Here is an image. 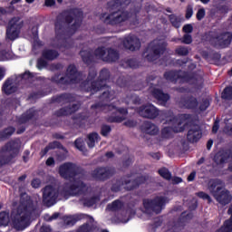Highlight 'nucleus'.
I'll return each instance as SVG.
<instances>
[{
  "instance_id": "nucleus-1",
  "label": "nucleus",
  "mask_w": 232,
  "mask_h": 232,
  "mask_svg": "<svg viewBox=\"0 0 232 232\" xmlns=\"http://www.w3.org/2000/svg\"><path fill=\"white\" fill-rule=\"evenodd\" d=\"M82 19H84V13L81 8L74 7L61 13L54 23L56 38L72 37L81 28Z\"/></svg>"
},
{
  "instance_id": "nucleus-2",
  "label": "nucleus",
  "mask_w": 232,
  "mask_h": 232,
  "mask_svg": "<svg viewBox=\"0 0 232 232\" xmlns=\"http://www.w3.org/2000/svg\"><path fill=\"white\" fill-rule=\"evenodd\" d=\"M131 3V0H111L107 3V8L109 14L106 13L102 14L101 19H103L105 24H111V26H117L126 23L131 17L132 14L129 11L121 10V6H128Z\"/></svg>"
},
{
  "instance_id": "nucleus-3",
  "label": "nucleus",
  "mask_w": 232,
  "mask_h": 232,
  "mask_svg": "<svg viewBox=\"0 0 232 232\" xmlns=\"http://www.w3.org/2000/svg\"><path fill=\"white\" fill-rule=\"evenodd\" d=\"M32 213H34V201L29 196L21 197L16 213L11 214L13 227L17 231L26 229L29 226Z\"/></svg>"
},
{
  "instance_id": "nucleus-4",
  "label": "nucleus",
  "mask_w": 232,
  "mask_h": 232,
  "mask_svg": "<svg viewBox=\"0 0 232 232\" xmlns=\"http://www.w3.org/2000/svg\"><path fill=\"white\" fill-rule=\"evenodd\" d=\"M192 117L193 116L191 114L182 113L167 119L165 124H169L171 127L169 126L161 129V139H173V133L184 132L186 127L188 126V123L184 124V122H188V121H191Z\"/></svg>"
},
{
  "instance_id": "nucleus-5",
  "label": "nucleus",
  "mask_w": 232,
  "mask_h": 232,
  "mask_svg": "<svg viewBox=\"0 0 232 232\" xmlns=\"http://www.w3.org/2000/svg\"><path fill=\"white\" fill-rule=\"evenodd\" d=\"M203 39L209 43L213 48L218 50H224L229 48L232 43V33L231 32H223V33H215L213 31H208L204 34Z\"/></svg>"
},
{
  "instance_id": "nucleus-6",
  "label": "nucleus",
  "mask_w": 232,
  "mask_h": 232,
  "mask_svg": "<svg viewBox=\"0 0 232 232\" xmlns=\"http://www.w3.org/2000/svg\"><path fill=\"white\" fill-rule=\"evenodd\" d=\"M208 191L214 197L215 200H217L218 204H221V206H226L232 200L231 192L226 189L224 187V182H222L220 179L210 181Z\"/></svg>"
},
{
  "instance_id": "nucleus-7",
  "label": "nucleus",
  "mask_w": 232,
  "mask_h": 232,
  "mask_svg": "<svg viewBox=\"0 0 232 232\" xmlns=\"http://www.w3.org/2000/svg\"><path fill=\"white\" fill-rule=\"evenodd\" d=\"M146 182V176H137L134 179H124V178L117 179L111 187L112 193H119L122 189V186H125L126 191H133L137 189L140 184Z\"/></svg>"
},
{
  "instance_id": "nucleus-8",
  "label": "nucleus",
  "mask_w": 232,
  "mask_h": 232,
  "mask_svg": "<svg viewBox=\"0 0 232 232\" xmlns=\"http://www.w3.org/2000/svg\"><path fill=\"white\" fill-rule=\"evenodd\" d=\"M24 26V22L21 21L19 17L12 18L5 31V39L9 41H15L19 37V34H21V30Z\"/></svg>"
},
{
  "instance_id": "nucleus-9",
  "label": "nucleus",
  "mask_w": 232,
  "mask_h": 232,
  "mask_svg": "<svg viewBox=\"0 0 232 232\" xmlns=\"http://www.w3.org/2000/svg\"><path fill=\"white\" fill-rule=\"evenodd\" d=\"M110 80V70L103 68L100 72V75L96 81L91 82V85L87 88V92L91 93H97V92L102 91L108 84L106 82Z\"/></svg>"
},
{
  "instance_id": "nucleus-10",
  "label": "nucleus",
  "mask_w": 232,
  "mask_h": 232,
  "mask_svg": "<svg viewBox=\"0 0 232 232\" xmlns=\"http://www.w3.org/2000/svg\"><path fill=\"white\" fill-rule=\"evenodd\" d=\"M115 173H117L115 167L105 166L94 169L91 175L97 182H106V180H110Z\"/></svg>"
},
{
  "instance_id": "nucleus-11",
  "label": "nucleus",
  "mask_w": 232,
  "mask_h": 232,
  "mask_svg": "<svg viewBox=\"0 0 232 232\" xmlns=\"http://www.w3.org/2000/svg\"><path fill=\"white\" fill-rule=\"evenodd\" d=\"M19 155V147L5 146L0 150V168L12 164L14 159Z\"/></svg>"
},
{
  "instance_id": "nucleus-12",
  "label": "nucleus",
  "mask_w": 232,
  "mask_h": 232,
  "mask_svg": "<svg viewBox=\"0 0 232 232\" xmlns=\"http://www.w3.org/2000/svg\"><path fill=\"white\" fill-rule=\"evenodd\" d=\"M59 175L65 180H72L79 175V167L72 162H66L59 167Z\"/></svg>"
},
{
  "instance_id": "nucleus-13",
  "label": "nucleus",
  "mask_w": 232,
  "mask_h": 232,
  "mask_svg": "<svg viewBox=\"0 0 232 232\" xmlns=\"http://www.w3.org/2000/svg\"><path fill=\"white\" fill-rule=\"evenodd\" d=\"M165 81L169 82H172L173 84H177L179 82V79H184L189 82L190 81H195V74L193 73H185L183 75L180 74V71L177 70H170L166 71L163 74Z\"/></svg>"
},
{
  "instance_id": "nucleus-14",
  "label": "nucleus",
  "mask_w": 232,
  "mask_h": 232,
  "mask_svg": "<svg viewBox=\"0 0 232 232\" xmlns=\"http://www.w3.org/2000/svg\"><path fill=\"white\" fill-rule=\"evenodd\" d=\"M59 198V189L53 188L52 185L44 187L43 191V202L45 206H53Z\"/></svg>"
},
{
  "instance_id": "nucleus-15",
  "label": "nucleus",
  "mask_w": 232,
  "mask_h": 232,
  "mask_svg": "<svg viewBox=\"0 0 232 232\" xmlns=\"http://www.w3.org/2000/svg\"><path fill=\"white\" fill-rule=\"evenodd\" d=\"M88 192V186L84 181L80 179H74L68 187L69 195L73 197H79V195H86Z\"/></svg>"
},
{
  "instance_id": "nucleus-16",
  "label": "nucleus",
  "mask_w": 232,
  "mask_h": 232,
  "mask_svg": "<svg viewBox=\"0 0 232 232\" xmlns=\"http://www.w3.org/2000/svg\"><path fill=\"white\" fill-rule=\"evenodd\" d=\"M166 48H168V44H166V42H160L154 44L151 47L152 53L146 55L147 61H150V63L157 61V59H159L160 55H163V53L166 52Z\"/></svg>"
},
{
  "instance_id": "nucleus-17",
  "label": "nucleus",
  "mask_w": 232,
  "mask_h": 232,
  "mask_svg": "<svg viewBox=\"0 0 232 232\" xmlns=\"http://www.w3.org/2000/svg\"><path fill=\"white\" fill-rule=\"evenodd\" d=\"M169 202V198L166 197H158L154 200H152L150 203L147 202V211L149 209H152L154 213H160L162 209H164V206Z\"/></svg>"
},
{
  "instance_id": "nucleus-18",
  "label": "nucleus",
  "mask_w": 232,
  "mask_h": 232,
  "mask_svg": "<svg viewBox=\"0 0 232 232\" xmlns=\"http://www.w3.org/2000/svg\"><path fill=\"white\" fill-rule=\"evenodd\" d=\"M75 95L70 92H63L52 98V102H56L57 104L62 105L70 104L72 102H75Z\"/></svg>"
},
{
  "instance_id": "nucleus-19",
  "label": "nucleus",
  "mask_w": 232,
  "mask_h": 232,
  "mask_svg": "<svg viewBox=\"0 0 232 232\" xmlns=\"http://www.w3.org/2000/svg\"><path fill=\"white\" fill-rule=\"evenodd\" d=\"M180 104L186 110H192V111L198 110V100L193 95L182 97L180 99Z\"/></svg>"
},
{
  "instance_id": "nucleus-20",
  "label": "nucleus",
  "mask_w": 232,
  "mask_h": 232,
  "mask_svg": "<svg viewBox=\"0 0 232 232\" xmlns=\"http://www.w3.org/2000/svg\"><path fill=\"white\" fill-rule=\"evenodd\" d=\"M202 139V130H200V126L194 125L190 127L187 133V140L190 142V144H195Z\"/></svg>"
},
{
  "instance_id": "nucleus-21",
  "label": "nucleus",
  "mask_w": 232,
  "mask_h": 232,
  "mask_svg": "<svg viewBox=\"0 0 232 232\" xmlns=\"http://www.w3.org/2000/svg\"><path fill=\"white\" fill-rule=\"evenodd\" d=\"M79 104L73 103L72 105H68L65 107H62L61 109L54 111L55 117H68L70 115H73L76 111H79Z\"/></svg>"
},
{
  "instance_id": "nucleus-22",
  "label": "nucleus",
  "mask_w": 232,
  "mask_h": 232,
  "mask_svg": "<svg viewBox=\"0 0 232 232\" xmlns=\"http://www.w3.org/2000/svg\"><path fill=\"white\" fill-rule=\"evenodd\" d=\"M123 46L126 50H130V52L140 50V40L135 35L128 36L123 41Z\"/></svg>"
},
{
  "instance_id": "nucleus-23",
  "label": "nucleus",
  "mask_w": 232,
  "mask_h": 232,
  "mask_svg": "<svg viewBox=\"0 0 232 232\" xmlns=\"http://www.w3.org/2000/svg\"><path fill=\"white\" fill-rule=\"evenodd\" d=\"M50 81L53 82V84H57V86H70L71 84H75L73 82L75 79H71L66 74L61 76V73H55L51 77Z\"/></svg>"
},
{
  "instance_id": "nucleus-24",
  "label": "nucleus",
  "mask_w": 232,
  "mask_h": 232,
  "mask_svg": "<svg viewBox=\"0 0 232 232\" xmlns=\"http://www.w3.org/2000/svg\"><path fill=\"white\" fill-rule=\"evenodd\" d=\"M65 75H67L71 79H74V81H72L74 84H79L82 77V73L79 72V70H77V66H75V64L68 65Z\"/></svg>"
},
{
  "instance_id": "nucleus-25",
  "label": "nucleus",
  "mask_w": 232,
  "mask_h": 232,
  "mask_svg": "<svg viewBox=\"0 0 232 232\" xmlns=\"http://www.w3.org/2000/svg\"><path fill=\"white\" fill-rule=\"evenodd\" d=\"M119 59H121V53H119V51L111 47L107 48L103 63H107V64H113V63H117Z\"/></svg>"
},
{
  "instance_id": "nucleus-26",
  "label": "nucleus",
  "mask_w": 232,
  "mask_h": 232,
  "mask_svg": "<svg viewBox=\"0 0 232 232\" xmlns=\"http://www.w3.org/2000/svg\"><path fill=\"white\" fill-rule=\"evenodd\" d=\"M151 95L158 102H161L162 104H166L171 99L169 93L164 92V91L159 88L152 89Z\"/></svg>"
},
{
  "instance_id": "nucleus-27",
  "label": "nucleus",
  "mask_w": 232,
  "mask_h": 232,
  "mask_svg": "<svg viewBox=\"0 0 232 232\" xmlns=\"http://www.w3.org/2000/svg\"><path fill=\"white\" fill-rule=\"evenodd\" d=\"M116 108L117 106L103 103L101 100L91 106V110H97L98 111H103L104 113H110V111H113Z\"/></svg>"
},
{
  "instance_id": "nucleus-28",
  "label": "nucleus",
  "mask_w": 232,
  "mask_h": 232,
  "mask_svg": "<svg viewBox=\"0 0 232 232\" xmlns=\"http://www.w3.org/2000/svg\"><path fill=\"white\" fill-rule=\"evenodd\" d=\"M2 92L5 95H12L17 92V86L14 85V80L12 78H7L3 86Z\"/></svg>"
},
{
  "instance_id": "nucleus-29",
  "label": "nucleus",
  "mask_w": 232,
  "mask_h": 232,
  "mask_svg": "<svg viewBox=\"0 0 232 232\" xmlns=\"http://www.w3.org/2000/svg\"><path fill=\"white\" fill-rule=\"evenodd\" d=\"M80 55L82 57V63L87 66L93 64L95 63V55L92 50H82L80 51Z\"/></svg>"
},
{
  "instance_id": "nucleus-30",
  "label": "nucleus",
  "mask_w": 232,
  "mask_h": 232,
  "mask_svg": "<svg viewBox=\"0 0 232 232\" xmlns=\"http://www.w3.org/2000/svg\"><path fill=\"white\" fill-rule=\"evenodd\" d=\"M102 90H105L101 95H100V101L106 104V102H111V101H113L115 99V92L111 91V87L106 85Z\"/></svg>"
},
{
  "instance_id": "nucleus-31",
  "label": "nucleus",
  "mask_w": 232,
  "mask_h": 232,
  "mask_svg": "<svg viewBox=\"0 0 232 232\" xmlns=\"http://www.w3.org/2000/svg\"><path fill=\"white\" fill-rule=\"evenodd\" d=\"M36 114H37V111H35V109L31 108L17 119V122L18 124H26V122H28L29 121H32V119H34Z\"/></svg>"
},
{
  "instance_id": "nucleus-32",
  "label": "nucleus",
  "mask_w": 232,
  "mask_h": 232,
  "mask_svg": "<svg viewBox=\"0 0 232 232\" xmlns=\"http://www.w3.org/2000/svg\"><path fill=\"white\" fill-rule=\"evenodd\" d=\"M42 57L45 61H55L59 57V52L55 49H44L42 52Z\"/></svg>"
},
{
  "instance_id": "nucleus-33",
  "label": "nucleus",
  "mask_w": 232,
  "mask_h": 232,
  "mask_svg": "<svg viewBox=\"0 0 232 232\" xmlns=\"http://www.w3.org/2000/svg\"><path fill=\"white\" fill-rule=\"evenodd\" d=\"M159 117V109L151 103L146 104V118L147 119H157Z\"/></svg>"
},
{
  "instance_id": "nucleus-34",
  "label": "nucleus",
  "mask_w": 232,
  "mask_h": 232,
  "mask_svg": "<svg viewBox=\"0 0 232 232\" xmlns=\"http://www.w3.org/2000/svg\"><path fill=\"white\" fill-rule=\"evenodd\" d=\"M124 208V202H122L121 199H115L111 204L107 205V209L109 211H121Z\"/></svg>"
},
{
  "instance_id": "nucleus-35",
  "label": "nucleus",
  "mask_w": 232,
  "mask_h": 232,
  "mask_svg": "<svg viewBox=\"0 0 232 232\" xmlns=\"http://www.w3.org/2000/svg\"><path fill=\"white\" fill-rule=\"evenodd\" d=\"M95 77H97V71L95 69H90L86 81L82 83V86L86 89V92H88V88H90L88 84H90V82H93V79H95Z\"/></svg>"
},
{
  "instance_id": "nucleus-36",
  "label": "nucleus",
  "mask_w": 232,
  "mask_h": 232,
  "mask_svg": "<svg viewBox=\"0 0 232 232\" xmlns=\"http://www.w3.org/2000/svg\"><path fill=\"white\" fill-rule=\"evenodd\" d=\"M168 17L170 24L174 28H177V29L180 28V24H182V18L180 16H178L175 14H169Z\"/></svg>"
},
{
  "instance_id": "nucleus-37",
  "label": "nucleus",
  "mask_w": 232,
  "mask_h": 232,
  "mask_svg": "<svg viewBox=\"0 0 232 232\" xmlns=\"http://www.w3.org/2000/svg\"><path fill=\"white\" fill-rule=\"evenodd\" d=\"M14 133H15V129L13 126L5 128L4 130L0 131V140L12 137Z\"/></svg>"
},
{
  "instance_id": "nucleus-38",
  "label": "nucleus",
  "mask_w": 232,
  "mask_h": 232,
  "mask_svg": "<svg viewBox=\"0 0 232 232\" xmlns=\"http://www.w3.org/2000/svg\"><path fill=\"white\" fill-rule=\"evenodd\" d=\"M146 133L148 135H157L159 133V127L150 121H146Z\"/></svg>"
},
{
  "instance_id": "nucleus-39",
  "label": "nucleus",
  "mask_w": 232,
  "mask_h": 232,
  "mask_svg": "<svg viewBox=\"0 0 232 232\" xmlns=\"http://www.w3.org/2000/svg\"><path fill=\"white\" fill-rule=\"evenodd\" d=\"M81 202H82L84 208H92V206L97 204V197L93 196L92 198H83L81 199Z\"/></svg>"
},
{
  "instance_id": "nucleus-40",
  "label": "nucleus",
  "mask_w": 232,
  "mask_h": 232,
  "mask_svg": "<svg viewBox=\"0 0 232 232\" xmlns=\"http://www.w3.org/2000/svg\"><path fill=\"white\" fill-rule=\"evenodd\" d=\"M209 106H211V100L209 98H202L198 108L199 111H206Z\"/></svg>"
},
{
  "instance_id": "nucleus-41",
  "label": "nucleus",
  "mask_w": 232,
  "mask_h": 232,
  "mask_svg": "<svg viewBox=\"0 0 232 232\" xmlns=\"http://www.w3.org/2000/svg\"><path fill=\"white\" fill-rule=\"evenodd\" d=\"M175 53L179 57H186L187 55H189V48L184 45H179L175 49Z\"/></svg>"
},
{
  "instance_id": "nucleus-42",
  "label": "nucleus",
  "mask_w": 232,
  "mask_h": 232,
  "mask_svg": "<svg viewBox=\"0 0 232 232\" xmlns=\"http://www.w3.org/2000/svg\"><path fill=\"white\" fill-rule=\"evenodd\" d=\"M10 223V214L6 211L0 212V226H8Z\"/></svg>"
},
{
  "instance_id": "nucleus-43",
  "label": "nucleus",
  "mask_w": 232,
  "mask_h": 232,
  "mask_svg": "<svg viewBox=\"0 0 232 232\" xmlns=\"http://www.w3.org/2000/svg\"><path fill=\"white\" fill-rule=\"evenodd\" d=\"M107 49L104 46L98 47L94 50L93 55L94 57H99L104 62V57H106Z\"/></svg>"
},
{
  "instance_id": "nucleus-44",
  "label": "nucleus",
  "mask_w": 232,
  "mask_h": 232,
  "mask_svg": "<svg viewBox=\"0 0 232 232\" xmlns=\"http://www.w3.org/2000/svg\"><path fill=\"white\" fill-rule=\"evenodd\" d=\"M123 121H126L124 116H108L106 118V122H109L110 124H121Z\"/></svg>"
},
{
  "instance_id": "nucleus-45",
  "label": "nucleus",
  "mask_w": 232,
  "mask_h": 232,
  "mask_svg": "<svg viewBox=\"0 0 232 232\" xmlns=\"http://www.w3.org/2000/svg\"><path fill=\"white\" fill-rule=\"evenodd\" d=\"M221 99L224 101H232V86H227L223 90Z\"/></svg>"
},
{
  "instance_id": "nucleus-46",
  "label": "nucleus",
  "mask_w": 232,
  "mask_h": 232,
  "mask_svg": "<svg viewBox=\"0 0 232 232\" xmlns=\"http://www.w3.org/2000/svg\"><path fill=\"white\" fill-rule=\"evenodd\" d=\"M93 229V225H90V223H84L78 227L76 232H92Z\"/></svg>"
},
{
  "instance_id": "nucleus-47",
  "label": "nucleus",
  "mask_w": 232,
  "mask_h": 232,
  "mask_svg": "<svg viewBox=\"0 0 232 232\" xmlns=\"http://www.w3.org/2000/svg\"><path fill=\"white\" fill-rule=\"evenodd\" d=\"M78 220L79 219H77L73 216H65V217H63V222L66 226H75V224H77Z\"/></svg>"
},
{
  "instance_id": "nucleus-48",
  "label": "nucleus",
  "mask_w": 232,
  "mask_h": 232,
  "mask_svg": "<svg viewBox=\"0 0 232 232\" xmlns=\"http://www.w3.org/2000/svg\"><path fill=\"white\" fill-rule=\"evenodd\" d=\"M87 139L91 144V146H95L96 140H101V137L99 136V133L97 132H92L87 136Z\"/></svg>"
},
{
  "instance_id": "nucleus-49",
  "label": "nucleus",
  "mask_w": 232,
  "mask_h": 232,
  "mask_svg": "<svg viewBox=\"0 0 232 232\" xmlns=\"http://www.w3.org/2000/svg\"><path fill=\"white\" fill-rule=\"evenodd\" d=\"M56 148L58 150H64V147L63 146H46L44 150L40 151L41 159H43V157H44L48 153V151H50V150H55Z\"/></svg>"
},
{
  "instance_id": "nucleus-50",
  "label": "nucleus",
  "mask_w": 232,
  "mask_h": 232,
  "mask_svg": "<svg viewBox=\"0 0 232 232\" xmlns=\"http://www.w3.org/2000/svg\"><path fill=\"white\" fill-rule=\"evenodd\" d=\"M100 133L102 137H108V135H110V133H111V126H110L108 124H102L101 126Z\"/></svg>"
},
{
  "instance_id": "nucleus-51",
  "label": "nucleus",
  "mask_w": 232,
  "mask_h": 232,
  "mask_svg": "<svg viewBox=\"0 0 232 232\" xmlns=\"http://www.w3.org/2000/svg\"><path fill=\"white\" fill-rule=\"evenodd\" d=\"M130 101H131L133 104H140V98H139V96L135 95L134 93H130V95H127V98L125 99V102H130Z\"/></svg>"
},
{
  "instance_id": "nucleus-52",
  "label": "nucleus",
  "mask_w": 232,
  "mask_h": 232,
  "mask_svg": "<svg viewBox=\"0 0 232 232\" xmlns=\"http://www.w3.org/2000/svg\"><path fill=\"white\" fill-rule=\"evenodd\" d=\"M159 174L163 179H166V180H169V179H171V173H169V170H168V169H166V168L160 169L159 170Z\"/></svg>"
},
{
  "instance_id": "nucleus-53",
  "label": "nucleus",
  "mask_w": 232,
  "mask_h": 232,
  "mask_svg": "<svg viewBox=\"0 0 232 232\" xmlns=\"http://www.w3.org/2000/svg\"><path fill=\"white\" fill-rule=\"evenodd\" d=\"M41 97H44V94H43V92L38 91L31 92L28 96V99L29 101H35L36 99H41Z\"/></svg>"
},
{
  "instance_id": "nucleus-54",
  "label": "nucleus",
  "mask_w": 232,
  "mask_h": 232,
  "mask_svg": "<svg viewBox=\"0 0 232 232\" xmlns=\"http://www.w3.org/2000/svg\"><path fill=\"white\" fill-rule=\"evenodd\" d=\"M135 111L139 114L140 117L146 119V104H143L139 108H136Z\"/></svg>"
},
{
  "instance_id": "nucleus-55",
  "label": "nucleus",
  "mask_w": 232,
  "mask_h": 232,
  "mask_svg": "<svg viewBox=\"0 0 232 232\" xmlns=\"http://www.w3.org/2000/svg\"><path fill=\"white\" fill-rule=\"evenodd\" d=\"M134 160H135V158L133 156H129L127 159L123 160L122 167L130 168V166L133 164Z\"/></svg>"
},
{
  "instance_id": "nucleus-56",
  "label": "nucleus",
  "mask_w": 232,
  "mask_h": 232,
  "mask_svg": "<svg viewBox=\"0 0 232 232\" xmlns=\"http://www.w3.org/2000/svg\"><path fill=\"white\" fill-rule=\"evenodd\" d=\"M36 66L38 70H43V68H46V66H48V62L44 60V58H39L37 60Z\"/></svg>"
},
{
  "instance_id": "nucleus-57",
  "label": "nucleus",
  "mask_w": 232,
  "mask_h": 232,
  "mask_svg": "<svg viewBox=\"0 0 232 232\" xmlns=\"http://www.w3.org/2000/svg\"><path fill=\"white\" fill-rule=\"evenodd\" d=\"M182 44H191L193 43V36L191 34H185L181 39Z\"/></svg>"
},
{
  "instance_id": "nucleus-58",
  "label": "nucleus",
  "mask_w": 232,
  "mask_h": 232,
  "mask_svg": "<svg viewBox=\"0 0 232 232\" xmlns=\"http://www.w3.org/2000/svg\"><path fill=\"white\" fill-rule=\"evenodd\" d=\"M204 17H206V9H204V7L199 8L196 14V19L198 21H202V19H204Z\"/></svg>"
},
{
  "instance_id": "nucleus-59",
  "label": "nucleus",
  "mask_w": 232,
  "mask_h": 232,
  "mask_svg": "<svg viewBox=\"0 0 232 232\" xmlns=\"http://www.w3.org/2000/svg\"><path fill=\"white\" fill-rule=\"evenodd\" d=\"M186 19H191L193 17V5H188L185 14Z\"/></svg>"
},
{
  "instance_id": "nucleus-60",
  "label": "nucleus",
  "mask_w": 232,
  "mask_h": 232,
  "mask_svg": "<svg viewBox=\"0 0 232 232\" xmlns=\"http://www.w3.org/2000/svg\"><path fill=\"white\" fill-rule=\"evenodd\" d=\"M224 157H226V155L218 153L215 156L214 160L217 162V164H222L223 162H226Z\"/></svg>"
},
{
  "instance_id": "nucleus-61",
  "label": "nucleus",
  "mask_w": 232,
  "mask_h": 232,
  "mask_svg": "<svg viewBox=\"0 0 232 232\" xmlns=\"http://www.w3.org/2000/svg\"><path fill=\"white\" fill-rule=\"evenodd\" d=\"M210 59L212 61H218L219 59H222V54H220V53L212 51L210 52Z\"/></svg>"
},
{
  "instance_id": "nucleus-62",
  "label": "nucleus",
  "mask_w": 232,
  "mask_h": 232,
  "mask_svg": "<svg viewBox=\"0 0 232 232\" xmlns=\"http://www.w3.org/2000/svg\"><path fill=\"white\" fill-rule=\"evenodd\" d=\"M182 31L184 34H192L193 33V25L191 24H187L183 26Z\"/></svg>"
},
{
  "instance_id": "nucleus-63",
  "label": "nucleus",
  "mask_w": 232,
  "mask_h": 232,
  "mask_svg": "<svg viewBox=\"0 0 232 232\" xmlns=\"http://www.w3.org/2000/svg\"><path fill=\"white\" fill-rule=\"evenodd\" d=\"M123 126H126V128H135L137 122L134 120H128L123 122Z\"/></svg>"
},
{
  "instance_id": "nucleus-64",
  "label": "nucleus",
  "mask_w": 232,
  "mask_h": 232,
  "mask_svg": "<svg viewBox=\"0 0 232 232\" xmlns=\"http://www.w3.org/2000/svg\"><path fill=\"white\" fill-rule=\"evenodd\" d=\"M125 63L129 68H137V61L134 59H128Z\"/></svg>"
}]
</instances>
